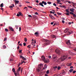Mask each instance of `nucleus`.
Instances as JSON below:
<instances>
[{
  "label": "nucleus",
  "instance_id": "1",
  "mask_svg": "<svg viewBox=\"0 0 76 76\" xmlns=\"http://www.w3.org/2000/svg\"><path fill=\"white\" fill-rule=\"evenodd\" d=\"M20 69H21V67H20L18 68V69H17V73H16V72L14 73V75L15 76H19L20 75H19V72H20Z\"/></svg>",
  "mask_w": 76,
  "mask_h": 76
},
{
  "label": "nucleus",
  "instance_id": "2",
  "mask_svg": "<svg viewBox=\"0 0 76 76\" xmlns=\"http://www.w3.org/2000/svg\"><path fill=\"white\" fill-rule=\"evenodd\" d=\"M39 68L37 69V71L39 72L41 70V69L43 67V64H41L38 65Z\"/></svg>",
  "mask_w": 76,
  "mask_h": 76
},
{
  "label": "nucleus",
  "instance_id": "3",
  "mask_svg": "<svg viewBox=\"0 0 76 76\" xmlns=\"http://www.w3.org/2000/svg\"><path fill=\"white\" fill-rule=\"evenodd\" d=\"M42 4H44V5H47V2H45L44 1H42L41 2L39 3V4L40 5V6H41L42 7H44V6Z\"/></svg>",
  "mask_w": 76,
  "mask_h": 76
},
{
  "label": "nucleus",
  "instance_id": "4",
  "mask_svg": "<svg viewBox=\"0 0 76 76\" xmlns=\"http://www.w3.org/2000/svg\"><path fill=\"white\" fill-rule=\"evenodd\" d=\"M67 56H64L62 57L61 58L59 59L58 60H61L62 61H63V60H66V59L67 58Z\"/></svg>",
  "mask_w": 76,
  "mask_h": 76
},
{
  "label": "nucleus",
  "instance_id": "5",
  "mask_svg": "<svg viewBox=\"0 0 76 76\" xmlns=\"http://www.w3.org/2000/svg\"><path fill=\"white\" fill-rule=\"evenodd\" d=\"M53 61H54V62H56V61H57V58H56V55H53Z\"/></svg>",
  "mask_w": 76,
  "mask_h": 76
},
{
  "label": "nucleus",
  "instance_id": "6",
  "mask_svg": "<svg viewBox=\"0 0 76 76\" xmlns=\"http://www.w3.org/2000/svg\"><path fill=\"white\" fill-rule=\"evenodd\" d=\"M66 43L67 44V45H70L71 44L70 42V40L67 41L66 42Z\"/></svg>",
  "mask_w": 76,
  "mask_h": 76
},
{
  "label": "nucleus",
  "instance_id": "7",
  "mask_svg": "<svg viewBox=\"0 0 76 76\" xmlns=\"http://www.w3.org/2000/svg\"><path fill=\"white\" fill-rule=\"evenodd\" d=\"M37 42V41L36 40H34V41H33L31 43L32 45H34V44H36Z\"/></svg>",
  "mask_w": 76,
  "mask_h": 76
},
{
  "label": "nucleus",
  "instance_id": "8",
  "mask_svg": "<svg viewBox=\"0 0 76 76\" xmlns=\"http://www.w3.org/2000/svg\"><path fill=\"white\" fill-rule=\"evenodd\" d=\"M45 44L46 45H49V44H50V41L47 40L46 41V43Z\"/></svg>",
  "mask_w": 76,
  "mask_h": 76
},
{
  "label": "nucleus",
  "instance_id": "9",
  "mask_svg": "<svg viewBox=\"0 0 76 76\" xmlns=\"http://www.w3.org/2000/svg\"><path fill=\"white\" fill-rule=\"evenodd\" d=\"M49 16L52 19H55V18L53 16L51 15H49Z\"/></svg>",
  "mask_w": 76,
  "mask_h": 76
},
{
  "label": "nucleus",
  "instance_id": "10",
  "mask_svg": "<svg viewBox=\"0 0 76 76\" xmlns=\"http://www.w3.org/2000/svg\"><path fill=\"white\" fill-rule=\"evenodd\" d=\"M75 10V9H74L73 8L69 9V10L70 12H74V10Z\"/></svg>",
  "mask_w": 76,
  "mask_h": 76
},
{
  "label": "nucleus",
  "instance_id": "11",
  "mask_svg": "<svg viewBox=\"0 0 76 76\" xmlns=\"http://www.w3.org/2000/svg\"><path fill=\"white\" fill-rule=\"evenodd\" d=\"M42 58L44 61L45 60V57L44 56H42Z\"/></svg>",
  "mask_w": 76,
  "mask_h": 76
},
{
  "label": "nucleus",
  "instance_id": "12",
  "mask_svg": "<svg viewBox=\"0 0 76 76\" xmlns=\"http://www.w3.org/2000/svg\"><path fill=\"white\" fill-rule=\"evenodd\" d=\"M15 7V5H14V4H12L11 5V6L9 7H10V8H13V7Z\"/></svg>",
  "mask_w": 76,
  "mask_h": 76
},
{
  "label": "nucleus",
  "instance_id": "13",
  "mask_svg": "<svg viewBox=\"0 0 76 76\" xmlns=\"http://www.w3.org/2000/svg\"><path fill=\"white\" fill-rule=\"evenodd\" d=\"M49 60L47 59V60H45L44 61V62H45V63H48L49 62Z\"/></svg>",
  "mask_w": 76,
  "mask_h": 76
},
{
  "label": "nucleus",
  "instance_id": "14",
  "mask_svg": "<svg viewBox=\"0 0 76 76\" xmlns=\"http://www.w3.org/2000/svg\"><path fill=\"white\" fill-rule=\"evenodd\" d=\"M20 57L21 58H22L23 60H26V58H25L24 57L22 56H20Z\"/></svg>",
  "mask_w": 76,
  "mask_h": 76
},
{
  "label": "nucleus",
  "instance_id": "15",
  "mask_svg": "<svg viewBox=\"0 0 76 76\" xmlns=\"http://www.w3.org/2000/svg\"><path fill=\"white\" fill-rule=\"evenodd\" d=\"M47 64H45L44 67L43 68L44 69H47Z\"/></svg>",
  "mask_w": 76,
  "mask_h": 76
},
{
  "label": "nucleus",
  "instance_id": "16",
  "mask_svg": "<svg viewBox=\"0 0 76 76\" xmlns=\"http://www.w3.org/2000/svg\"><path fill=\"white\" fill-rule=\"evenodd\" d=\"M9 28L12 31H13L14 30H13V29L12 28V27H9Z\"/></svg>",
  "mask_w": 76,
  "mask_h": 76
},
{
  "label": "nucleus",
  "instance_id": "17",
  "mask_svg": "<svg viewBox=\"0 0 76 76\" xmlns=\"http://www.w3.org/2000/svg\"><path fill=\"white\" fill-rule=\"evenodd\" d=\"M67 66H70L72 65V63H70V64H66Z\"/></svg>",
  "mask_w": 76,
  "mask_h": 76
},
{
  "label": "nucleus",
  "instance_id": "18",
  "mask_svg": "<svg viewBox=\"0 0 76 76\" xmlns=\"http://www.w3.org/2000/svg\"><path fill=\"white\" fill-rule=\"evenodd\" d=\"M18 13L19 15H20V16H23V15H22V13L20 12H19Z\"/></svg>",
  "mask_w": 76,
  "mask_h": 76
},
{
  "label": "nucleus",
  "instance_id": "19",
  "mask_svg": "<svg viewBox=\"0 0 76 76\" xmlns=\"http://www.w3.org/2000/svg\"><path fill=\"white\" fill-rule=\"evenodd\" d=\"M67 31H68V29L66 28L64 31V32H65V33H66L67 32Z\"/></svg>",
  "mask_w": 76,
  "mask_h": 76
},
{
  "label": "nucleus",
  "instance_id": "20",
  "mask_svg": "<svg viewBox=\"0 0 76 76\" xmlns=\"http://www.w3.org/2000/svg\"><path fill=\"white\" fill-rule=\"evenodd\" d=\"M66 12L67 13H69V9H66Z\"/></svg>",
  "mask_w": 76,
  "mask_h": 76
},
{
  "label": "nucleus",
  "instance_id": "21",
  "mask_svg": "<svg viewBox=\"0 0 76 76\" xmlns=\"http://www.w3.org/2000/svg\"><path fill=\"white\" fill-rule=\"evenodd\" d=\"M55 52H56V53H58V49H56L55 50Z\"/></svg>",
  "mask_w": 76,
  "mask_h": 76
},
{
  "label": "nucleus",
  "instance_id": "22",
  "mask_svg": "<svg viewBox=\"0 0 76 76\" xmlns=\"http://www.w3.org/2000/svg\"><path fill=\"white\" fill-rule=\"evenodd\" d=\"M62 74H65L66 73L65 71L63 70L62 71Z\"/></svg>",
  "mask_w": 76,
  "mask_h": 76
},
{
  "label": "nucleus",
  "instance_id": "23",
  "mask_svg": "<svg viewBox=\"0 0 76 76\" xmlns=\"http://www.w3.org/2000/svg\"><path fill=\"white\" fill-rule=\"evenodd\" d=\"M73 71V69H70V70H69V72L71 73H72V72Z\"/></svg>",
  "mask_w": 76,
  "mask_h": 76
},
{
  "label": "nucleus",
  "instance_id": "24",
  "mask_svg": "<svg viewBox=\"0 0 76 76\" xmlns=\"http://www.w3.org/2000/svg\"><path fill=\"white\" fill-rule=\"evenodd\" d=\"M12 70L14 73H15V68H13Z\"/></svg>",
  "mask_w": 76,
  "mask_h": 76
},
{
  "label": "nucleus",
  "instance_id": "25",
  "mask_svg": "<svg viewBox=\"0 0 76 76\" xmlns=\"http://www.w3.org/2000/svg\"><path fill=\"white\" fill-rule=\"evenodd\" d=\"M3 3H2L0 5L1 7H3Z\"/></svg>",
  "mask_w": 76,
  "mask_h": 76
},
{
  "label": "nucleus",
  "instance_id": "26",
  "mask_svg": "<svg viewBox=\"0 0 76 76\" xmlns=\"http://www.w3.org/2000/svg\"><path fill=\"white\" fill-rule=\"evenodd\" d=\"M68 35H70V34L72 33V32H68Z\"/></svg>",
  "mask_w": 76,
  "mask_h": 76
},
{
  "label": "nucleus",
  "instance_id": "27",
  "mask_svg": "<svg viewBox=\"0 0 76 76\" xmlns=\"http://www.w3.org/2000/svg\"><path fill=\"white\" fill-rule=\"evenodd\" d=\"M47 3L48 4H51V2L48 1V2H47Z\"/></svg>",
  "mask_w": 76,
  "mask_h": 76
},
{
  "label": "nucleus",
  "instance_id": "28",
  "mask_svg": "<svg viewBox=\"0 0 76 76\" xmlns=\"http://www.w3.org/2000/svg\"><path fill=\"white\" fill-rule=\"evenodd\" d=\"M19 1H16V0H15V2L16 3H19Z\"/></svg>",
  "mask_w": 76,
  "mask_h": 76
},
{
  "label": "nucleus",
  "instance_id": "29",
  "mask_svg": "<svg viewBox=\"0 0 76 76\" xmlns=\"http://www.w3.org/2000/svg\"><path fill=\"white\" fill-rule=\"evenodd\" d=\"M69 54H71V55H72V54H73V52H70L69 53Z\"/></svg>",
  "mask_w": 76,
  "mask_h": 76
},
{
  "label": "nucleus",
  "instance_id": "30",
  "mask_svg": "<svg viewBox=\"0 0 76 76\" xmlns=\"http://www.w3.org/2000/svg\"><path fill=\"white\" fill-rule=\"evenodd\" d=\"M22 50H21L19 51V53H20V54L22 53Z\"/></svg>",
  "mask_w": 76,
  "mask_h": 76
},
{
  "label": "nucleus",
  "instance_id": "31",
  "mask_svg": "<svg viewBox=\"0 0 76 76\" xmlns=\"http://www.w3.org/2000/svg\"><path fill=\"white\" fill-rule=\"evenodd\" d=\"M57 13L58 15H61V13H59V12H57Z\"/></svg>",
  "mask_w": 76,
  "mask_h": 76
},
{
  "label": "nucleus",
  "instance_id": "32",
  "mask_svg": "<svg viewBox=\"0 0 76 76\" xmlns=\"http://www.w3.org/2000/svg\"><path fill=\"white\" fill-rule=\"evenodd\" d=\"M65 14L66 15H69V16H70V14H69V13H65Z\"/></svg>",
  "mask_w": 76,
  "mask_h": 76
},
{
  "label": "nucleus",
  "instance_id": "33",
  "mask_svg": "<svg viewBox=\"0 0 76 76\" xmlns=\"http://www.w3.org/2000/svg\"><path fill=\"white\" fill-rule=\"evenodd\" d=\"M61 69V67L60 66H58V70H60Z\"/></svg>",
  "mask_w": 76,
  "mask_h": 76
},
{
  "label": "nucleus",
  "instance_id": "34",
  "mask_svg": "<svg viewBox=\"0 0 76 76\" xmlns=\"http://www.w3.org/2000/svg\"><path fill=\"white\" fill-rule=\"evenodd\" d=\"M5 30L6 32H8V29H7V28H5Z\"/></svg>",
  "mask_w": 76,
  "mask_h": 76
},
{
  "label": "nucleus",
  "instance_id": "35",
  "mask_svg": "<svg viewBox=\"0 0 76 76\" xmlns=\"http://www.w3.org/2000/svg\"><path fill=\"white\" fill-rule=\"evenodd\" d=\"M73 16L74 17V18H76V15L75 14H73Z\"/></svg>",
  "mask_w": 76,
  "mask_h": 76
},
{
  "label": "nucleus",
  "instance_id": "36",
  "mask_svg": "<svg viewBox=\"0 0 76 76\" xmlns=\"http://www.w3.org/2000/svg\"><path fill=\"white\" fill-rule=\"evenodd\" d=\"M24 41L25 42H26V41H27V39H26V38H24Z\"/></svg>",
  "mask_w": 76,
  "mask_h": 76
},
{
  "label": "nucleus",
  "instance_id": "37",
  "mask_svg": "<svg viewBox=\"0 0 76 76\" xmlns=\"http://www.w3.org/2000/svg\"><path fill=\"white\" fill-rule=\"evenodd\" d=\"M28 16L30 18H32V16L31 15H28Z\"/></svg>",
  "mask_w": 76,
  "mask_h": 76
},
{
  "label": "nucleus",
  "instance_id": "38",
  "mask_svg": "<svg viewBox=\"0 0 76 76\" xmlns=\"http://www.w3.org/2000/svg\"><path fill=\"white\" fill-rule=\"evenodd\" d=\"M7 40V38H5L4 39V41H6Z\"/></svg>",
  "mask_w": 76,
  "mask_h": 76
},
{
  "label": "nucleus",
  "instance_id": "39",
  "mask_svg": "<svg viewBox=\"0 0 76 76\" xmlns=\"http://www.w3.org/2000/svg\"><path fill=\"white\" fill-rule=\"evenodd\" d=\"M57 4H63L60 3V2H57Z\"/></svg>",
  "mask_w": 76,
  "mask_h": 76
},
{
  "label": "nucleus",
  "instance_id": "40",
  "mask_svg": "<svg viewBox=\"0 0 76 76\" xmlns=\"http://www.w3.org/2000/svg\"><path fill=\"white\" fill-rule=\"evenodd\" d=\"M34 15H38V12H36L34 13Z\"/></svg>",
  "mask_w": 76,
  "mask_h": 76
},
{
  "label": "nucleus",
  "instance_id": "41",
  "mask_svg": "<svg viewBox=\"0 0 76 76\" xmlns=\"http://www.w3.org/2000/svg\"><path fill=\"white\" fill-rule=\"evenodd\" d=\"M46 73L47 74H48L49 73V70H48L46 72Z\"/></svg>",
  "mask_w": 76,
  "mask_h": 76
},
{
  "label": "nucleus",
  "instance_id": "42",
  "mask_svg": "<svg viewBox=\"0 0 76 76\" xmlns=\"http://www.w3.org/2000/svg\"><path fill=\"white\" fill-rule=\"evenodd\" d=\"M3 48H6V46L5 45H3Z\"/></svg>",
  "mask_w": 76,
  "mask_h": 76
},
{
  "label": "nucleus",
  "instance_id": "43",
  "mask_svg": "<svg viewBox=\"0 0 76 76\" xmlns=\"http://www.w3.org/2000/svg\"><path fill=\"white\" fill-rule=\"evenodd\" d=\"M70 14H71V15H73V13L72 12H69Z\"/></svg>",
  "mask_w": 76,
  "mask_h": 76
},
{
  "label": "nucleus",
  "instance_id": "44",
  "mask_svg": "<svg viewBox=\"0 0 76 76\" xmlns=\"http://www.w3.org/2000/svg\"><path fill=\"white\" fill-rule=\"evenodd\" d=\"M24 46H25L26 45V43L24 42L23 43Z\"/></svg>",
  "mask_w": 76,
  "mask_h": 76
},
{
  "label": "nucleus",
  "instance_id": "45",
  "mask_svg": "<svg viewBox=\"0 0 76 76\" xmlns=\"http://www.w3.org/2000/svg\"><path fill=\"white\" fill-rule=\"evenodd\" d=\"M57 1L58 2H60L61 1H60V0H57Z\"/></svg>",
  "mask_w": 76,
  "mask_h": 76
},
{
  "label": "nucleus",
  "instance_id": "46",
  "mask_svg": "<svg viewBox=\"0 0 76 76\" xmlns=\"http://www.w3.org/2000/svg\"><path fill=\"white\" fill-rule=\"evenodd\" d=\"M19 31L20 32V31H21V27H20L19 28Z\"/></svg>",
  "mask_w": 76,
  "mask_h": 76
},
{
  "label": "nucleus",
  "instance_id": "47",
  "mask_svg": "<svg viewBox=\"0 0 76 76\" xmlns=\"http://www.w3.org/2000/svg\"><path fill=\"white\" fill-rule=\"evenodd\" d=\"M27 47H28V48H30L31 46L30 45H29L27 46Z\"/></svg>",
  "mask_w": 76,
  "mask_h": 76
},
{
  "label": "nucleus",
  "instance_id": "48",
  "mask_svg": "<svg viewBox=\"0 0 76 76\" xmlns=\"http://www.w3.org/2000/svg\"><path fill=\"white\" fill-rule=\"evenodd\" d=\"M53 6H56V4H55V3H54L53 4Z\"/></svg>",
  "mask_w": 76,
  "mask_h": 76
},
{
  "label": "nucleus",
  "instance_id": "49",
  "mask_svg": "<svg viewBox=\"0 0 76 76\" xmlns=\"http://www.w3.org/2000/svg\"><path fill=\"white\" fill-rule=\"evenodd\" d=\"M23 70V68H22L21 69V73H22V71Z\"/></svg>",
  "mask_w": 76,
  "mask_h": 76
},
{
  "label": "nucleus",
  "instance_id": "50",
  "mask_svg": "<svg viewBox=\"0 0 76 76\" xmlns=\"http://www.w3.org/2000/svg\"><path fill=\"white\" fill-rule=\"evenodd\" d=\"M76 71H73V72H72V73L74 74V73H76Z\"/></svg>",
  "mask_w": 76,
  "mask_h": 76
},
{
  "label": "nucleus",
  "instance_id": "51",
  "mask_svg": "<svg viewBox=\"0 0 76 76\" xmlns=\"http://www.w3.org/2000/svg\"><path fill=\"white\" fill-rule=\"evenodd\" d=\"M54 69H57V66H56L53 67Z\"/></svg>",
  "mask_w": 76,
  "mask_h": 76
},
{
  "label": "nucleus",
  "instance_id": "52",
  "mask_svg": "<svg viewBox=\"0 0 76 76\" xmlns=\"http://www.w3.org/2000/svg\"><path fill=\"white\" fill-rule=\"evenodd\" d=\"M26 62L25 61H22L21 62V64H22V63H25Z\"/></svg>",
  "mask_w": 76,
  "mask_h": 76
},
{
  "label": "nucleus",
  "instance_id": "53",
  "mask_svg": "<svg viewBox=\"0 0 76 76\" xmlns=\"http://www.w3.org/2000/svg\"><path fill=\"white\" fill-rule=\"evenodd\" d=\"M35 35H38V32H36L34 34Z\"/></svg>",
  "mask_w": 76,
  "mask_h": 76
},
{
  "label": "nucleus",
  "instance_id": "54",
  "mask_svg": "<svg viewBox=\"0 0 76 76\" xmlns=\"http://www.w3.org/2000/svg\"><path fill=\"white\" fill-rule=\"evenodd\" d=\"M72 4H74V5H76V3H74L73 2H72Z\"/></svg>",
  "mask_w": 76,
  "mask_h": 76
},
{
  "label": "nucleus",
  "instance_id": "55",
  "mask_svg": "<svg viewBox=\"0 0 76 76\" xmlns=\"http://www.w3.org/2000/svg\"><path fill=\"white\" fill-rule=\"evenodd\" d=\"M17 16L19 17V16H20V15L19 14H17Z\"/></svg>",
  "mask_w": 76,
  "mask_h": 76
},
{
  "label": "nucleus",
  "instance_id": "56",
  "mask_svg": "<svg viewBox=\"0 0 76 76\" xmlns=\"http://www.w3.org/2000/svg\"><path fill=\"white\" fill-rule=\"evenodd\" d=\"M28 7H29V8H32V7H30V6H28Z\"/></svg>",
  "mask_w": 76,
  "mask_h": 76
},
{
  "label": "nucleus",
  "instance_id": "57",
  "mask_svg": "<svg viewBox=\"0 0 76 76\" xmlns=\"http://www.w3.org/2000/svg\"><path fill=\"white\" fill-rule=\"evenodd\" d=\"M70 69H72V68H73V66H72L70 67Z\"/></svg>",
  "mask_w": 76,
  "mask_h": 76
},
{
  "label": "nucleus",
  "instance_id": "58",
  "mask_svg": "<svg viewBox=\"0 0 76 76\" xmlns=\"http://www.w3.org/2000/svg\"><path fill=\"white\" fill-rule=\"evenodd\" d=\"M26 3H30V2H28V1H26Z\"/></svg>",
  "mask_w": 76,
  "mask_h": 76
},
{
  "label": "nucleus",
  "instance_id": "59",
  "mask_svg": "<svg viewBox=\"0 0 76 76\" xmlns=\"http://www.w3.org/2000/svg\"><path fill=\"white\" fill-rule=\"evenodd\" d=\"M10 61H13V59L12 58V59H10Z\"/></svg>",
  "mask_w": 76,
  "mask_h": 76
},
{
  "label": "nucleus",
  "instance_id": "60",
  "mask_svg": "<svg viewBox=\"0 0 76 76\" xmlns=\"http://www.w3.org/2000/svg\"><path fill=\"white\" fill-rule=\"evenodd\" d=\"M48 57L49 58H51V56H49Z\"/></svg>",
  "mask_w": 76,
  "mask_h": 76
},
{
  "label": "nucleus",
  "instance_id": "61",
  "mask_svg": "<svg viewBox=\"0 0 76 76\" xmlns=\"http://www.w3.org/2000/svg\"><path fill=\"white\" fill-rule=\"evenodd\" d=\"M62 23H64V20H62Z\"/></svg>",
  "mask_w": 76,
  "mask_h": 76
},
{
  "label": "nucleus",
  "instance_id": "62",
  "mask_svg": "<svg viewBox=\"0 0 76 76\" xmlns=\"http://www.w3.org/2000/svg\"><path fill=\"white\" fill-rule=\"evenodd\" d=\"M36 2L38 3H39V1L38 0H37L36 1Z\"/></svg>",
  "mask_w": 76,
  "mask_h": 76
},
{
  "label": "nucleus",
  "instance_id": "63",
  "mask_svg": "<svg viewBox=\"0 0 76 76\" xmlns=\"http://www.w3.org/2000/svg\"><path fill=\"white\" fill-rule=\"evenodd\" d=\"M68 2L69 4H70V3H71V2H70V1H68Z\"/></svg>",
  "mask_w": 76,
  "mask_h": 76
},
{
  "label": "nucleus",
  "instance_id": "64",
  "mask_svg": "<svg viewBox=\"0 0 76 76\" xmlns=\"http://www.w3.org/2000/svg\"><path fill=\"white\" fill-rule=\"evenodd\" d=\"M65 6L64 5H63L62 7V8H64L65 7Z\"/></svg>",
  "mask_w": 76,
  "mask_h": 76
}]
</instances>
